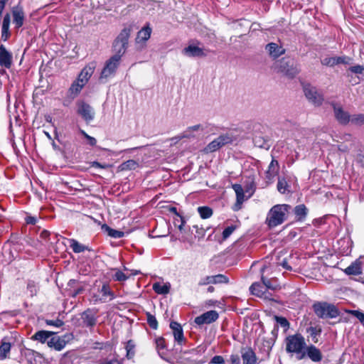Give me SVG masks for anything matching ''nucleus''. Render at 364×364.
<instances>
[{
  "label": "nucleus",
  "mask_w": 364,
  "mask_h": 364,
  "mask_svg": "<svg viewBox=\"0 0 364 364\" xmlns=\"http://www.w3.org/2000/svg\"><path fill=\"white\" fill-rule=\"evenodd\" d=\"M290 209L291 206L287 204L274 205L267 215L265 223L270 228L282 224L287 220V214Z\"/></svg>",
  "instance_id": "1"
},
{
  "label": "nucleus",
  "mask_w": 364,
  "mask_h": 364,
  "mask_svg": "<svg viewBox=\"0 0 364 364\" xmlns=\"http://www.w3.org/2000/svg\"><path fill=\"white\" fill-rule=\"evenodd\" d=\"M305 346V339L301 334L289 336L286 338L287 352L296 353L298 360H302L306 357V353L303 351Z\"/></svg>",
  "instance_id": "2"
},
{
  "label": "nucleus",
  "mask_w": 364,
  "mask_h": 364,
  "mask_svg": "<svg viewBox=\"0 0 364 364\" xmlns=\"http://www.w3.org/2000/svg\"><path fill=\"white\" fill-rule=\"evenodd\" d=\"M316 315L321 318H333L339 315L338 309L326 302H317L313 305Z\"/></svg>",
  "instance_id": "3"
},
{
  "label": "nucleus",
  "mask_w": 364,
  "mask_h": 364,
  "mask_svg": "<svg viewBox=\"0 0 364 364\" xmlns=\"http://www.w3.org/2000/svg\"><path fill=\"white\" fill-rule=\"evenodd\" d=\"M98 310L96 309H87L80 314L81 326L90 329L93 328L97 322Z\"/></svg>",
  "instance_id": "4"
},
{
  "label": "nucleus",
  "mask_w": 364,
  "mask_h": 364,
  "mask_svg": "<svg viewBox=\"0 0 364 364\" xmlns=\"http://www.w3.org/2000/svg\"><path fill=\"white\" fill-rule=\"evenodd\" d=\"M121 59L118 57L112 56L105 63L104 68L100 75V78H107L114 75L119 65Z\"/></svg>",
  "instance_id": "5"
},
{
  "label": "nucleus",
  "mask_w": 364,
  "mask_h": 364,
  "mask_svg": "<svg viewBox=\"0 0 364 364\" xmlns=\"http://www.w3.org/2000/svg\"><path fill=\"white\" fill-rule=\"evenodd\" d=\"M72 338L73 335L70 333L65 334L63 336H55V334L48 341V346L60 351L65 347Z\"/></svg>",
  "instance_id": "6"
},
{
  "label": "nucleus",
  "mask_w": 364,
  "mask_h": 364,
  "mask_svg": "<svg viewBox=\"0 0 364 364\" xmlns=\"http://www.w3.org/2000/svg\"><path fill=\"white\" fill-rule=\"evenodd\" d=\"M304 92L309 101L315 106H319L322 104L323 97L322 95L317 92L315 87H313L311 85H305L304 86Z\"/></svg>",
  "instance_id": "7"
},
{
  "label": "nucleus",
  "mask_w": 364,
  "mask_h": 364,
  "mask_svg": "<svg viewBox=\"0 0 364 364\" xmlns=\"http://www.w3.org/2000/svg\"><path fill=\"white\" fill-rule=\"evenodd\" d=\"M77 112L87 123H90L95 118L94 109L89 104L82 101L77 103Z\"/></svg>",
  "instance_id": "8"
},
{
  "label": "nucleus",
  "mask_w": 364,
  "mask_h": 364,
  "mask_svg": "<svg viewBox=\"0 0 364 364\" xmlns=\"http://www.w3.org/2000/svg\"><path fill=\"white\" fill-rule=\"evenodd\" d=\"M285 65L289 66V63L284 60L277 62L276 64L277 72L291 78L295 77L299 73V70L296 66H294L293 64H289L288 70H285Z\"/></svg>",
  "instance_id": "9"
},
{
  "label": "nucleus",
  "mask_w": 364,
  "mask_h": 364,
  "mask_svg": "<svg viewBox=\"0 0 364 364\" xmlns=\"http://www.w3.org/2000/svg\"><path fill=\"white\" fill-rule=\"evenodd\" d=\"M218 317V313L216 311L211 310L196 317L194 321L198 326L210 324L215 321Z\"/></svg>",
  "instance_id": "10"
},
{
  "label": "nucleus",
  "mask_w": 364,
  "mask_h": 364,
  "mask_svg": "<svg viewBox=\"0 0 364 364\" xmlns=\"http://www.w3.org/2000/svg\"><path fill=\"white\" fill-rule=\"evenodd\" d=\"M229 282L228 278L224 274H217L213 276H206L203 278H201L198 282L199 286H205L210 284H223L228 283Z\"/></svg>",
  "instance_id": "11"
},
{
  "label": "nucleus",
  "mask_w": 364,
  "mask_h": 364,
  "mask_svg": "<svg viewBox=\"0 0 364 364\" xmlns=\"http://www.w3.org/2000/svg\"><path fill=\"white\" fill-rule=\"evenodd\" d=\"M13 22L16 28H21L23 25L25 14L23 8L21 6H16L12 8Z\"/></svg>",
  "instance_id": "12"
},
{
  "label": "nucleus",
  "mask_w": 364,
  "mask_h": 364,
  "mask_svg": "<svg viewBox=\"0 0 364 364\" xmlns=\"http://www.w3.org/2000/svg\"><path fill=\"white\" fill-rule=\"evenodd\" d=\"M95 67V63H89L82 70L77 80L85 85L93 74Z\"/></svg>",
  "instance_id": "13"
},
{
  "label": "nucleus",
  "mask_w": 364,
  "mask_h": 364,
  "mask_svg": "<svg viewBox=\"0 0 364 364\" xmlns=\"http://www.w3.org/2000/svg\"><path fill=\"white\" fill-rule=\"evenodd\" d=\"M12 64V55L4 45L0 46V65L9 68Z\"/></svg>",
  "instance_id": "14"
},
{
  "label": "nucleus",
  "mask_w": 364,
  "mask_h": 364,
  "mask_svg": "<svg viewBox=\"0 0 364 364\" xmlns=\"http://www.w3.org/2000/svg\"><path fill=\"white\" fill-rule=\"evenodd\" d=\"M182 53L183 55L191 58L203 57L206 55L203 48L194 45H189L188 46L186 47L183 48Z\"/></svg>",
  "instance_id": "15"
},
{
  "label": "nucleus",
  "mask_w": 364,
  "mask_h": 364,
  "mask_svg": "<svg viewBox=\"0 0 364 364\" xmlns=\"http://www.w3.org/2000/svg\"><path fill=\"white\" fill-rule=\"evenodd\" d=\"M305 353L313 362H320L323 358L321 350L314 345L307 346Z\"/></svg>",
  "instance_id": "16"
},
{
  "label": "nucleus",
  "mask_w": 364,
  "mask_h": 364,
  "mask_svg": "<svg viewBox=\"0 0 364 364\" xmlns=\"http://www.w3.org/2000/svg\"><path fill=\"white\" fill-rule=\"evenodd\" d=\"M170 328L173 331L175 341L178 343L181 344L184 341V336L181 324L176 321H171L170 323Z\"/></svg>",
  "instance_id": "17"
},
{
  "label": "nucleus",
  "mask_w": 364,
  "mask_h": 364,
  "mask_svg": "<svg viewBox=\"0 0 364 364\" xmlns=\"http://www.w3.org/2000/svg\"><path fill=\"white\" fill-rule=\"evenodd\" d=\"M266 50L273 58H277L285 53V49L275 43H268Z\"/></svg>",
  "instance_id": "18"
},
{
  "label": "nucleus",
  "mask_w": 364,
  "mask_h": 364,
  "mask_svg": "<svg viewBox=\"0 0 364 364\" xmlns=\"http://www.w3.org/2000/svg\"><path fill=\"white\" fill-rule=\"evenodd\" d=\"M11 23V16L9 14H6L4 16L1 26V39L6 41L11 36L9 31V26Z\"/></svg>",
  "instance_id": "19"
},
{
  "label": "nucleus",
  "mask_w": 364,
  "mask_h": 364,
  "mask_svg": "<svg viewBox=\"0 0 364 364\" xmlns=\"http://www.w3.org/2000/svg\"><path fill=\"white\" fill-rule=\"evenodd\" d=\"M279 171V163L276 159H273L268 166L267 171H266V178L268 181H272V179L278 174Z\"/></svg>",
  "instance_id": "20"
},
{
  "label": "nucleus",
  "mask_w": 364,
  "mask_h": 364,
  "mask_svg": "<svg viewBox=\"0 0 364 364\" xmlns=\"http://www.w3.org/2000/svg\"><path fill=\"white\" fill-rule=\"evenodd\" d=\"M232 188L235 192L237 198L235 210H239L241 208L242 203L245 200L244 190L240 184H233Z\"/></svg>",
  "instance_id": "21"
},
{
  "label": "nucleus",
  "mask_w": 364,
  "mask_h": 364,
  "mask_svg": "<svg viewBox=\"0 0 364 364\" xmlns=\"http://www.w3.org/2000/svg\"><path fill=\"white\" fill-rule=\"evenodd\" d=\"M334 114L336 119L343 124H346L350 122V116L345 112L341 107H334Z\"/></svg>",
  "instance_id": "22"
},
{
  "label": "nucleus",
  "mask_w": 364,
  "mask_h": 364,
  "mask_svg": "<svg viewBox=\"0 0 364 364\" xmlns=\"http://www.w3.org/2000/svg\"><path fill=\"white\" fill-rule=\"evenodd\" d=\"M55 335L54 332L48 331H38L31 336V339L37 341L41 343H48V341L50 338V336Z\"/></svg>",
  "instance_id": "23"
},
{
  "label": "nucleus",
  "mask_w": 364,
  "mask_h": 364,
  "mask_svg": "<svg viewBox=\"0 0 364 364\" xmlns=\"http://www.w3.org/2000/svg\"><path fill=\"white\" fill-rule=\"evenodd\" d=\"M361 265L362 262L359 259H356L344 269V272L348 275H359L362 274Z\"/></svg>",
  "instance_id": "24"
},
{
  "label": "nucleus",
  "mask_w": 364,
  "mask_h": 364,
  "mask_svg": "<svg viewBox=\"0 0 364 364\" xmlns=\"http://www.w3.org/2000/svg\"><path fill=\"white\" fill-rule=\"evenodd\" d=\"M151 33V28H149V27L143 28L137 33V36L135 40L136 43H145L150 38Z\"/></svg>",
  "instance_id": "25"
},
{
  "label": "nucleus",
  "mask_w": 364,
  "mask_h": 364,
  "mask_svg": "<svg viewBox=\"0 0 364 364\" xmlns=\"http://www.w3.org/2000/svg\"><path fill=\"white\" fill-rule=\"evenodd\" d=\"M130 34L131 28H124L121 31L114 41L128 47V42Z\"/></svg>",
  "instance_id": "26"
},
{
  "label": "nucleus",
  "mask_w": 364,
  "mask_h": 364,
  "mask_svg": "<svg viewBox=\"0 0 364 364\" xmlns=\"http://www.w3.org/2000/svg\"><path fill=\"white\" fill-rule=\"evenodd\" d=\"M70 246L72 248L73 251L75 253H80L82 252H85V250L90 251V249L81 243H80L78 241H77L75 239H68Z\"/></svg>",
  "instance_id": "27"
},
{
  "label": "nucleus",
  "mask_w": 364,
  "mask_h": 364,
  "mask_svg": "<svg viewBox=\"0 0 364 364\" xmlns=\"http://www.w3.org/2000/svg\"><path fill=\"white\" fill-rule=\"evenodd\" d=\"M243 364H256V355L255 352L248 349L242 354Z\"/></svg>",
  "instance_id": "28"
},
{
  "label": "nucleus",
  "mask_w": 364,
  "mask_h": 364,
  "mask_svg": "<svg viewBox=\"0 0 364 364\" xmlns=\"http://www.w3.org/2000/svg\"><path fill=\"white\" fill-rule=\"evenodd\" d=\"M139 167V164L133 159L128 160L121 164L118 168L121 171L135 170Z\"/></svg>",
  "instance_id": "29"
},
{
  "label": "nucleus",
  "mask_w": 364,
  "mask_h": 364,
  "mask_svg": "<svg viewBox=\"0 0 364 364\" xmlns=\"http://www.w3.org/2000/svg\"><path fill=\"white\" fill-rule=\"evenodd\" d=\"M127 46H124L123 44H121L117 41H114L113 43V49L115 52V54L112 56L118 57L119 58L122 59V57L124 55L127 50Z\"/></svg>",
  "instance_id": "30"
},
{
  "label": "nucleus",
  "mask_w": 364,
  "mask_h": 364,
  "mask_svg": "<svg viewBox=\"0 0 364 364\" xmlns=\"http://www.w3.org/2000/svg\"><path fill=\"white\" fill-rule=\"evenodd\" d=\"M102 229L113 238H121L124 235V232L112 229L107 225H103Z\"/></svg>",
  "instance_id": "31"
},
{
  "label": "nucleus",
  "mask_w": 364,
  "mask_h": 364,
  "mask_svg": "<svg viewBox=\"0 0 364 364\" xmlns=\"http://www.w3.org/2000/svg\"><path fill=\"white\" fill-rule=\"evenodd\" d=\"M170 284L168 283V284H161L159 282H156V283H154L153 284V289L154 291L159 294H166L169 292V290H170Z\"/></svg>",
  "instance_id": "32"
},
{
  "label": "nucleus",
  "mask_w": 364,
  "mask_h": 364,
  "mask_svg": "<svg viewBox=\"0 0 364 364\" xmlns=\"http://www.w3.org/2000/svg\"><path fill=\"white\" fill-rule=\"evenodd\" d=\"M85 86V85L82 82H80L79 80H76L75 81H74L70 89H69V92L70 93L71 95L73 96V97H76L81 91V90L82 89V87Z\"/></svg>",
  "instance_id": "33"
},
{
  "label": "nucleus",
  "mask_w": 364,
  "mask_h": 364,
  "mask_svg": "<svg viewBox=\"0 0 364 364\" xmlns=\"http://www.w3.org/2000/svg\"><path fill=\"white\" fill-rule=\"evenodd\" d=\"M98 364H123V360L119 359L116 355H112L100 360Z\"/></svg>",
  "instance_id": "34"
},
{
  "label": "nucleus",
  "mask_w": 364,
  "mask_h": 364,
  "mask_svg": "<svg viewBox=\"0 0 364 364\" xmlns=\"http://www.w3.org/2000/svg\"><path fill=\"white\" fill-rule=\"evenodd\" d=\"M294 211L299 220H303L307 214V208L304 204L296 205Z\"/></svg>",
  "instance_id": "35"
},
{
  "label": "nucleus",
  "mask_w": 364,
  "mask_h": 364,
  "mask_svg": "<svg viewBox=\"0 0 364 364\" xmlns=\"http://www.w3.org/2000/svg\"><path fill=\"white\" fill-rule=\"evenodd\" d=\"M155 343H156V348L158 350L159 355L161 358H164V355L165 354L164 350L166 348V343H165L164 338L162 337H159V338H156Z\"/></svg>",
  "instance_id": "36"
},
{
  "label": "nucleus",
  "mask_w": 364,
  "mask_h": 364,
  "mask_svg": "<svg viewBox=\"0 0 364 364\" xmlns=\"http://www.w3.org/2000/svg\"><path fill=\"white\" fill-rule=\"evenodd\" d=\"M250 290L253 295L259 297L262 296L264 293V287L258 283L252 284L250 287Z\"/></svg>",
  "instance_id": "37"
},
{
  "label": "nucleus",
  "mask_w": 364,
  "mask_h": 364,
  "mask_svg": "<svg viewBox=\"0 0 364 364\" xmlns=\"http://www.w3.org/2000/svg\"><path fill=\"white\" fill-rule=\"evenodd\" d=\"M198 212L203 219H207L212 216L213 210L208 206H201L198 208Z\"/></svg>",
  "instance_id": "38"
},
{
  "label": "nucleus",
  "mask_w": 364,
  "mask_h": 364,
  "mask_svg": "<svg viewBox=\"0 0 364 364\" xmlns=\"http://www.w3.org/2000/svg\"><path fill=\"white\" fill-rule=\"evenodd\" d=\"M125 349L127 350V358L128 359L132 358L135 355V343L134 341L132 340L128 341Z\"/></svg>",
  "instance_id": "39"
},
{
  "label": "nucleus",
  "mask_w": 364,
  "mask_h": 364,
  "mask_svg": "<svg viewBox=\"0 0 364 364\" xmlns=\"http://www.w3.org/2000/svg\"><path fill=\"white\" fill-rule=\"evenodd\" d=\"M11 350V343L2 341L0 346V358L4 359Z\"/></svg>",
  "instance_id": "40"
},
{
  "label": "nucleus",
  "mask_w": 364,
  "mask_h": 364,
  "mask_svg": "<svg viewBox=\"0 0 364 364\" xmlns=\"http://www.w3.org/2000/svg\"><path fill=\"white\" fill-rule=\"evenodd\" d=\"M214 140L215 141L216 143L218 144L220 148L225 146V144L232 142V138L228 134L220 135Z\"/></svg>",
  "instance_id": "41"
},
{
  "label": "nucleus",
  "mask_w": 364,
  "mask_h": 364,
  "mask_svg": "<svg viewBox=\"0 0 364 364\" xmlns=\"http://www.w3.org/2000/svg\"><path fill=\"white\" fill-rule=\"evenodd\" d=\"M262 345H263V356L262 358V360H265V359H267L269 358V354H270V352H271V350H272V343L271 342L268 341H264L263 343H262Z\"/></svg>",
  "instance_id": "42"
},
{
  "label": "nucleus",
  "mask_w": 364,
  "mask_h": 364,
  "mask_svg": "<svg viewBox=\"0 0 364 364\" xmlns=\"http://www.w3.org/2000/svg\"><path fill=\"white\" fill-rule=\"evenodd\" d=\"M201 129L200 124L194 125L192 127H189L183 134L181 136L179 137V139L182 138H191L194 137V136L191 133L193 131H198Z\"/></svg>",
  "instance_id": "43"
},
{
  "label": "nucleus",
  "mask_w": 364,
  "mask_h": 364,
  "mask_svg": "<svg viewBox=\"0 0 364 364\" xmlns=\"http://www.w3.org/2000/svg\"><path fill=\"white\" fill-rule=\"evenodd\" d=\"M350 122L355 125H361L364 124V114H358L350 116Z\"/></svg>",
  "instance_id": "44"
},
{
  "label": "nucleus",
  "mask_w": 364,
  "mask_h": 364,
  "mask_svg": "<svg viewBox=\"0 0 364 364\" xmlns=\"http://www.w3.org/2000/svg\"><path fill=\"white\" fill-rule=\"evenodd\" d=\"M101 293L103 296H110V300L114 298V292L110 289L109 287L107 284H104L101 289Z\"/></svg>",
  "instance_id": "45"
},
{
  "label": "nucleus",
  "mask_w": 364,
  "mask_h": 364,
  "mask_svg": "<svg viewBox=\"0 0 364 364\" xmlns=\"http://www.w3.org/2000/svg\"><path fill=\"white\" fill-rule=\"evenodd\" d=\"M147 323L153 329H156L158 327V322L156 317L149 313L147 314Z\"/></svg>",
  "instance_id": "46"
},
{
  "label": "nucleus",
  "mask_w": 364,
  "mask_h": 364,
  "mask_svg": "<svg viewBox=\"0 0 364 364\" xmlns=\"http://www.w3.org/2000/svg\"><path fill=\"white\" fill-rule=\"evenodd\" d=\"M349 313L357 318L360 323L364 326V313L358 311V310H351Z\"/></svg>",
  "instance_id": "47"
},
{
  "label": "nucleus",
  "mask_w": 364,
  "mask_h": 364,
  "mask_svg": "<svg viewBox=\"0 0 364 364\" xmlns=\"http://www.w3.org/2000/svg\"><path fill=\"white\" fill-rule=\"evenodd\" d=\"M287 181H285V179L282 178V179H279L278 181V183H277V190L279 192H280L281 193H284L287 191Z\"/></svg>",
  "instance_id": "48"
},
{
  "label": "nucleus",
  "mask_w": 364,
  "mask_h": 364,
  "mask_svg": "<svg viewBox=\"0 0 364 364\" xmlns=\"http://www.w3.org/2000/svg\"><path fill=\"white\" fill-rule=\"evenodd\" d=\"M323 65L333 67L336 65V57L325 58L321 60Z\"/></svg>",
  "instance_id": "49"
},
{
  "label": "nucleus",
  "mask_w": 364,
  "mask_h": 364,
  "mask_svg": "<svg viewBox=\"0 0 364 364\" xmlns=\"http://www.w3.org/2000/svg\"><path fill=\"white\" fill-rule=\"evenodd\" d=\"M113 279L115 281L123 282L127 280L128 277L126 276L122 271L117 269L113 276Z\"/></svg>",
  "instance_id": "50"
},
{
  "label": "nucleus",
  "mask_w": 364,
  "mask_h": 364,
  "mask_svg": "<svg viewBox=\"0 0 364 364\" xmlns=\"http://www.w3.org/2000/svg\"><path fill=\"white\" fill-rule=\"evenodd\" d=\"M220 146L218 143L215 142V140L211 141L208 144V146L205 148V150L207 152H214L220 149Z\"/></svg>",
  "instance_id": "51"
},
{
  "label": "nucleus",
  "mask_w": 364,
  "mask_h": 364,
  "mask_svg": "<svg viewBox=\"0 0 364 364\" xmlns=\"http://www.w3.org/2000/svg\"><path fill=\"white\" fill-rule=\"evenodd\" d=\"M235 226L231 225L227 227L223 232V239L225 240L228 239L230 235L235 231Z\"/></svg>",
  "instance_id": "52"
},
{
  "label": "nucleus",
  "mask_w": 364,
  "mask_h": 364,
  "mask_svg": "<svg viewBox=\"0 0 364 364\" xmlns=\"http://www.w3.org/2000/svg\"><path fill=\"white\" fill-rule=\"evenodd\" d=\"M275 320L282 327L289 328V323L284 317L275 316Z\"/></svg>",
  "instance_id": "53"
},
{
  "label": "nucleus",
  "mask_w": 364,
  "mask_h": 364,
  "mask_svg": "<svg viewBox=\"0 0 364 364\" xmlns=\"http://www.w3.org/2000/svg\"><path fill=\"white\" fill-rule=\"evenodd\" d=\"M80 132L84 136L85 138H86L88 141V143L91 145V146H95L96 145V143H97V140L92 137V136H90V135H88L84 130L82 129H80Z\"/></svg>",
  "instance_id": "54"
},
{
  "label": "nucleus",
  "mask_w": 364,
  "mask_h": 364,
  "mask_svg": "<svg viewBox=\"0 0 364 364\" xmlns=\"http://www.w3.org/2000/svg\"><path fill=\"white\" fill-rule=\"evenodd\" d=\"M349 70L353 73L362 74L364 71V67L363 65H357L350 67Z\"/></svg>",
  "instance_id": "55"
},
{
  "label": "nucleus",
  "mask_w": 364,
  "mask_h": 364,
  "mask_svg": "<svg viewBox=\"0 0 364 364\" xmlns=\"http://www.w3.org/2000/svg\"><path fill=\"white\" fill-rule=\"evenodd\" d=\"M309 331L310 332L311 336L313 338L314 342L316 343L318 341L316 337L320 333L321 330L317 331L316 328L311 327Z\"/></svg>",
  "instance_id": "56"
},
{
  "label": "nucleus",
  "mask_w": 364,
  "mask_h": 364,
  "mask_svg": "<svg viewBox=\"0 0 364 364\" xmlns=\"http://www.w3.org/2000/svg\"><path fill=\"white\" fill-rule=\"evenodd\" d=\"M224 363L225 360L221 355H215L210 362L211 364H223Z\"/></svg>",
  "instance_id": "57"
},
{
  "label": "nucleus",
  "mask_w": 364,
  "mask_h": 364,
  "mask_svg": "<svg viewBox=\"0 0 364 364\" xmlns=\"http://www.w3.org/2000/svg\"><path fill=\"white\" fill-rule=\"evenodd\" d=\"M46 323L49 326H56V327H60L64 324L63 321L60 319H57L55 321L47 320Z\"/></svg>",
  "instance_id": "58"
},
{
  "label": "nucleus",
  "mask_w": 364,
  "mask_h": 364,
  "mask_svg": "<svg viewBox=\"0 0 364 364\" xmlns=\"http://www.w3.org/2000/svg\"><path fill=\"white\" fill-rule=\"evenodd\" d=\"M254 144L256 146L260 148H264L266 144L265 141L261 137H255L254 139Z\"/></svg>",
  "instance_id": "59"
},
{
  "label": "nucleus",
  "mask_w": 364,
  "mask_h": 364,
  "mask_svg": "<svg viewBox=\"0 0 364 364\" xmlns=\"http://www.w3.org/2000/svg\"><path fill=\"white\" fill-rule=\"evenodd\" d=\"M350 58L346 56L336 57V65L338 64H348L350 60Z\"/></svg>",
  "instance_id": "60"
},
{
  "label": "nucleus",
  "mask_w": 364,
  "mask_h": 364,
  "mask_svg": "<svg viewBox=\"0 0 364 364\" xmlns=\"http://www.w3.org/2000/svg\"><path fill=\"white\" fill-rule=\"evenodd\" d=\"M193 228L196 230L197 235H196V237L201 238L205 235V230L203 228H198V225H193Z\"/></svg>",
  "instance_id": "61"
},
{
  "label": "nucleus",
  "mask_w": 364,
  "mask_h": 364,
  "mask_svg": "<svg viewBox=\"0 0 364 364\" xmlns=\"http://www.w3.org/2000/svg\"><path fill=\"white\" fill-rule=\"evenodd\" d=\"M91 167H93V168H108L109 166L108 164H102L97 161H92L91 162Z\"/></svg>",
  "instance_id": "62"
},
{
  "label": "nucleus",
  "mask_w": 364,
  "mask_h": 364,
  "mask_svg": "<svg viewBox=\"0 0 364 364\" xmlns=\"http://www.w3.org/2000/svg\"><path fill=\"white\" fill-rule=\"evenodd\" d=\"M230 362L232 364H240V358L238 355H232L230 356Z\"/></svg>",
  "instance_id": "63"
},
{
  "label": "nucleus",
  "mask_w": 364,
  "mask_h": 364,
  "mask_svg": "<svg viewBox=\"0 0 364 364\" xmlns=\"http://www.w3.org/2000/svg\"><path fill=\"white\" fill-rule=\"evenodd\" d=\"M262 283L265 286L266 289H273V287L271 284V282L264 277H262Z\"/></svg>",
  "instance_id": "64"
}]
</instances>
